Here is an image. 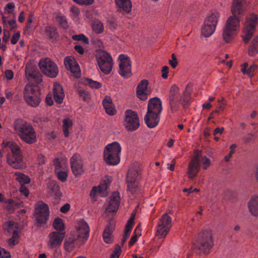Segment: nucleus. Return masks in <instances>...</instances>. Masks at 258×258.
Here are the masks:
<instances>
[{
    "label": "nucleus",
    "instance_id": "obj_1",
    "mask_svg": "<svg viewBox=\"0 0 258 258\" xmlns=\"http://www.w3.org/2000/svg\"><path fill=\"white\" fill-rule=\"evenodd\" d=\"M169 99L171 112L175 113L178 110L180 105L184 108L188 106L190 94L185 91L181 94L179 88L176 85H173L170 89Z\"/></svg>",
    "mask_w": 258,
    "mask_h": 258
},
{
    "label": "nucleus",
    "instance_id": "obj_2",
    "mask_svg": "<svg viewBox=\"0 0 258 258\" xmlns=\"http://www.w3.org/2000/svg\"><path fill=\"white\" fill-rule=\"evenodd\" d=\"M162 110V102L159 98L154 97L149 100L147 112L144 118L149 127H154L158 124Z\"/></svg>",
    "mask_w": 258,
    "mask_h": 258
},
{
    "label": "nucleus",
    "instance_id": "obj_3",
    "mask_svg": "<svg viewBox=\"0 0 258 258\" xmlns=\"http://www.w3.org/2000/svg\"><path fill=\"white\" fill-rule=\"evenodd\" d=\"M14 126L18 135L23 142L28 144L36 142V134L30 123L23 119H18L15 120Z\"/></svg>",
    "mask_w": 258,
    "mask_h": 258
},
{
    "label": "nucleus",
    "instance_id": "obj_4",
    "mask_svg": "<svg viewBox=\"0 0 258 258\" xmlns=\"http://www.w3.org/2000/svg\"><path fill=\"white\" fill-rule=\"evenodd\" d=\"M5 147L8 148L11 154L7 156V162L8 164L15 169H23L26 165L23 162L21 151L19 146L13 141L4 142Z\"/></svg>",
    "mask_w": 258,
    "mask_h": 258
},
{
    "label": "nucleus",
    "instance_id": "obj_5",
    "mask_svg": "<svg viewBox=\"0 0 258 258\" xmlns=\"http://www.w3.org/2000/svg\"><path fill=\"white\" fill-rule=\"evenodd\" d=\"M121 147L116 142L107 145L104 151V160L110 165H115L120 162L119 154Z\"/></svg>",
    "mask_w": 258,
    "mask_h": 258
},
{
    "label": "nucleus",
    "instance_id": "obj_6",
    "mask_svg": "<svg viewBox=\"0 0 258 258\" xmlns=\"http://www.w3.org/2000/svg\"><path fill=\"white\" fill-rule=\"evenodd\" d=\"M214 245L213 234L212 230H206L200 233L196 243V247L201 252L207 254Z\"/></svg>",
    "mask_w": 258,
    "mask_h": 258
},
{
    "label": "nucleus",
    "instance_id": "obj_7",
    "mask_svg": "<svg viewBox=\"0 0 258 258\" xmlns=\"http://www.w3.org/2000/svg\"><path fill=\"white\" fill-rule=\"evenodd\" d=\"M258 24V17L254 14H250L247 18L242 31L241 37L244 44H247L253 35Z\"/></svg>",
    "mask_w": 258,
    "mask_h": 258
},
{
    "label": "nucleus",
    "instance_id": "obj_8",
    "mask_svg": "<svg viewBox=\"0 0 258 258\" xmlns=\"http://www.w3.org/2000/svg\"><path fill=\"white\" fill-rule=\"evenodd\" d=\"M219 18V15L217 14H212L207 17L201 29V33L203 36L209 37L214 33Z\"/></svg>",
    "mask_w": 258,
    "mask_h": 258
},
{
    "label": "nucleus",
    "instance_id": "obj_9",
    "mask_svg": "<svg viewBox=\"0 0 258 258\" xmlns=\"http://www.w3.org/2000/svg\"><path fill=\"white\" fill-rule=\"evenodd\" d=\"M24 96L25 101L28 104L37 106L40 102V93L37 87L32 85H27L25 87Z\"/></svg>",
    "mask_w": 258,
    "mask_h": 258
},
{
    "label": "nucleus",
    "instance_id": "obj_10",
    "mask_svg": "<svg viewBox=\"0 0 258 258\" xmlns=\"http://www.w3.org/2000/svg\"><path fill=\"white\" fill-rule=\"evenodd\" d=\"M42 73L50 78L56 77L58 73V69L56 64L48 58H42L38 63Z\"/></svg>",
    "mask_w": 258,
    "mask_h": 258
},
{
    "label": "nucleus",
    "instance_id": "obj_11",
    "mask_svg": "<svg viewBox=\"0 0 258 258\" xmlns=\"http://www.w3.org/2000/svg\"><path fill=\"white\" fill-rule=\"evenodd\" d=\"M49 213V208L47 204L42 201H39L36 204L34 217L39 226L46 222Z\"/></svg>",
    "mask_w": 258,
    "mask_h": 258
},
{
    "label": "nucleus",
    "instance_id": "obj_12",
    "mask_svg": "<svg viewBox=\"0 0 258 258\" xmlns=\"http://www.w3.org/2000/svg\"><path fill=\"white\" fill-rule=\"evenodd\" d=\"M99 67L102 72L108 74L112 70V59L110 55L105 51H99L96 56Z\"/></svg>",
    "mask_w": 258,
    "mask_h": 258
},
{
    "label": "nucleus",
    "instance_id": "obj_13",
    "mask_svg": "<svg viewBox=\"0 0 258 258\" xmlns=\"http://www.w3.org/2000/svg\"><path fill=\"white\" fill-rule=\"evenodd\" d=\"M123 124L128 131L137 130L140 126L139 118L137 113L130 109L126 110Z\"/></svg>",
    "mask_w": 258,
    "mask_h": 258
},
{
    "label": "nucleus",
    "instance_id": "obj_14",
    "mask_svg": "<svg viewBox=\"0 0 258 258\" xmlns=\"http://www.w3.org/2000/svg\"><path fill=\"white\" fill-rule=\"evenodd\" d=\"M200 169V151H194V157L189 162L187 174L190 179H193L197 176Z\"/></svg>",
    "mask_w": 258,
    "mask_h": 258
},
{
    "label": "nucleus",
    "instance_id": "obj_15",
    "mask_svg": "<svg viewBox=\"0 0 258 258\" xmlns=\"http://www.w3.org/2000/svg\"><path fill=\"white\" fill-rule=\"evenodd\" d=\"M119 60V74L125 78L132 75V62L128 56L125 54H121L118 57Z\"/></svg>",
    "mask_w": 258,
    "mask_h": 258
},
{
    "label": "nucleus",
    "instance_id": "obj_16",
    "mask_svg": "<svg viewBox=\"0 0 258 258\" xmlns=\"http://www.w3.org/2000/svg\"><path fill=\"white\" fill-rule=\"evenodd\" d=\"M89 232L90 228L88 224L84 221H81L78 224L75 236L80 243L84 244L88 240Z\"/></svg>",
    "mask_w": 258,
    "mask_h": 258
},
{
    "label": "nucleus",
    "instance_id": "obj_17",
    "mask_svg": "<svg viewBox=\"0 0 258 258\" xmlns=\"http://www.w3.org/2000/svg\"><path fill=\"white\" fill-rule=\"evenodd\" d=\"M111 181V180L110 179L106 177L101 181L100 184L98 187L94 186L90 194L91 197L94 199L97 194L102 197H106L108 195V187Z\"/></svg>",
    "mask_w": 258,
    "mask_h": 258
},
{
    "label": "nucleus",
    "instance_id": "obj_18",
    "mask_svg": "<svg viewBox=\"0 0 258 258\" xmlns=\"http://www.w3.org/2000/svg\"><path fill=\"white\" fill-rule=\"evenodd\" d=\"M71 168L73 174L80 175L84 172L82 157L79 154L75 153L70 159Z\"/></svg>",
    "mask_w": 258,
    "mask_h": 258
},
{
    "label": "nucleus",
    "instance_id": "obj_19",
    "mask_svg": "<svg viewBox=\"0 0 258 258\" xmlns=\"http://www.w3.org/2000/svg\"><path fill=\"white\" fill-rule=\"evenodd\" d=\"M64 236V232L54 231L50 233L48 237L47 246L51 248H54L59 246Z\"/></svg>",
    "mask_w": 258,
    "mask_h": 258
},
{
    "label": "nucleus",
    "instance_id": "obj_20",
    "mask_svg": "<svg viewBox=\"0 0 258 258\" xmlns=\"http://www.w3.org/2000/svg\"><path fill=\"white\" fill-rule=\"evenodd\" d=\"M25 74L27 78L39 84L42 82V76L36 67L31 63H27L25 67Z\"/></svg>",
    "mask_w": 258,
    "mask_h": 258
},
{
    "label": "nucleus",
    "instance_id": "obj_21",
    "mask_svg": "<svg viewBox=\"0 0 258 258\" xmlns=\"http://www.w3.org/2000/svg\"><path fill=\"white\" fill-rule=\"evenodd\" d=\"M246 9V0H233L231 13L233 15H242Z\"/></svg>",
    "mask_w": 258,
    "mask_h": 258
},
{
    "label": "nucleus",
    "instance_id": "obj_22",
    "mask_svg": "<svg viewBox=\"0 0 258 258\" xmlns=\"http://www.w3.org/2000/svg\"><path fill=\"white\" fill-rule=\"evenodd\" d=\"M64 65L66 68L69 70L72 73L78 77L80 75V67L73 57L67 56L64 60Z\"/></svg>",
    "mask_w": 258,
    "mask_h": 258
},
{
    "label": "nucleus",
    "instance_id": "obj_23",
    "mask_svg": "<svg viewBox=\"0 0 258 258\" xmlns=\"http://www.w3.org/2000/svg\"><path fill=\"white\" fill-rule=\"evenodd\" d=\"M120 202L119 194L117 191L113 192L110 197V200L106 210L108 212H115L118 208Z\"/></svg>",
    "mask_w": 258,
    "mask_h": 258
},
{
    "label": "nucleus",
    "instance_id": "obj_24",
    "mask_svg": "<svg viewBox=\"0 0 258 258\" xmlns=\"http://www.w3.org/2000/svg\"><path fill=\"white\" fill-rule=\"evenodd\" d=\"M149 82L146 80H142L138 85L137 95L142 100H146L148 98L147 87Z\"/></svg>",
    "mask_w": 258,
    "mask_h": 258
},
{
    "label": "nucleus",
    "instance_id": "obj_25",
    "mask_svg": "<svg viewBox=\"0 0 258 258\" xmlns=\"http://www.w3.org/2000/svg\"><path fill=\"white\" fill-rule=\"evenodd\" d=\"M239 16L237 15H233L228 17L226 21L225 27L228 29H232L234 31L238 32L240 29Z\"/></svg>",
    "mask_w": 258,
    "mask_h": 258
},
{
    "label": "nucleus",
    "instance_id": "obj_26",
    "mask_svg": "<svg viewBox=\"0 0 258 258\" xmlns=\"http://www.w3.org/2000/svg\"><path fill=\"white\" fill-rule=\"evenodd\" d=\"M53 94L54 101L60 104L62 102L64 94L62 86L58 83L55 82L53 84Z\"/></svg>",
    "mask_w": 258,
    "mask_h": 258
},
{
    "label": "nucleus",
    "instance_id": "obj_27",
    "mask_svg": "<svg viewBox=\"0 0 258 258\" xmlns=\"http://www.w3.org/2000/svg\"><path fill=\"white\" fill-rule=\"evenodd\" d=\"M83 244L80 243L79 240L75 236H72L66 239L64 242V248L68 252L72 251L76 247Z\"/></svg>",
    "mask_w": 258,
    "mask_h": 258
},
{
    "label": "nucleus",
    "instance_id": "obj_28",
    "mask_svg": "<svg viewBox=\"0 0 258 258\" xmlns=\"http://www.w3.org/2000/svg\"><path fill=\"white\" fill-rule=\"evenodd\" d=\"M140 166L138 163H134L129 168L126 176L127 181H138L139 175Z\"/></svg>",
    "mask_w": 258,
    "mask_h": 258
},
{
    "label": "nucleus",
    "instance_id": "obj_29",
    "mask_svg": "<svg viewBox=\"0 0 258 258\" xmlns=\"http://www.w3.org/2000/svg\"><path fill=\"white\" fill-rule=\"evenodd\" d=\"M103 107L106 112L109 115H114L116 113V110L113 104L110 97L106 96L102 101Z\"/></svg>",
    "mask_w": 258,
    "mask_h": 258
},
{
    "label": "nucleus",
    "instance_id": "obj_30",
    "mask_svg": "<svg viewBox=\"0 0 258 258\" xmlns=\"http://www.w3.org/2000/svg\"><path fill=\"white\" fill-rule=\"evenodd\" d=\"M118 10L122 12L128 14L131 12L132 4L130 0H115Z\"/></svg>",
    "mask_w": 258,
    "mask_h": 258
},
{
    "label": "nucleus",
    "instance_id": "obj_31",
    "mask_svg": "<svg viewBox=\"0 0 258 258\" xmlns=\"http://www.w3.org/2000/svg\"><path fill=\"white\" fill-rule=\"evenodd\" d=\"M114 224L113 221H110L107 227L104 230L103 237L104 241L107 243H110L113 241L112 232L114 229Z\"/></svg>",
    "mask_w": 258,
    "mask_h": 258
},
{
    "label": "nucleus",
    "instance_id": "obj_32",
    "mask_svg": "<svg viewBox=\"0 0 258 258\" xmlns=\"http://www.w3.org/2000/svg\"><path fill=\"white\" fill-rule=\"evenodd\" d=\"M248 208L251 215L254 217L258 216V196L252 197L247 204Z\"/></svg>",
    "mask_w": 258,
    "mask_h": 258
},
{
    "label": "nucleus",
    "instance_id": "obj_33",
    "mask_svg": "<svg viewBox=\"0 0 258 258\" xmlns=\"http://www.w3.org/2000/svg\"><path fill=\"white\" fill-rule=\"evenodd\" d=\"M257 69V66L253 64L248 67L247 62H244L241 65V71L243 75H247L249 77H252L254 75V72Z\"/></svg>",
    "mask_w": 258,
    "mask_h": 258
},
{
    "label": "nucleus",
    "instance_id": "obj_34",
    "mask_svg": "<svg viewBox=\"0 0 258 258\" xmlns=\"http://www.w3.org/2000/svg\"><path fill=\"white\" fill-rule=\"evenodd\" d=\"M53 162L55 165V172L68 169L67 159L64 157L55 158Z\"/></svg>",
    "mask_w": 258,
    "mask_h": 258
},
{
    "label": "nucleus",
    "instance_id": "obj_35",
    "mask_svg": "<svg viewBox=\"0 0 258 258\" xmlns=\"http://www.w3.org/2000/svg\"><path fill=\"white\" fill-rule=\"evenodd\" d=\"M237 32L232 29H228L224 27L222 33V37L224 42L228 43H231Z\"/></svg>",
    "mask_w": 258,
    "mask_h": 258
},
{
    "label": "nucleus",
    "instance_id": "obj_36",
    "mask_svg": "<svg viewBox=\"0 0 258 258\" xmlns=\"http://www.w3.org/2000/svg\"><path fill=\"white\" fill-rule=\"evenodd\" d=\"M247 53L250 56H255L258 53V35L254 37L251 41Z\"/></svg>",
    "mask_w": 258,
    "mask_h": 258
},
{
    "label": "nucleus",
    "instance_id": "obj_37",
    "mask_svg": "<svg viewBox=\"0 0 258 258\" xmlns=\"http://www.w3.org/2000/svg\"><path fill=\"white\" fill-rule=\"evenodd\" d=\"M56 20L60 28L64 30H67L69 28L68 22L65 16H62L60 14H58L56 16Z\"/></svg>",
    "mask_w": 258,
    "mask_h": 258
},
{
    "label": "nucleus",
    "instance_id": "obj_38",
    "mask_svg": "<svg viewBox=\"0 0 258 258\" xmlns=\"http://www.w3.org/2000/svg\"><path fill=\"white\" fill-rule=\"evenodd\" d=\"M45 32L50 39H56L58 36L57 29L54 27H46Z\"/></svg>",
    "mask_w": 258,
    "mask_h": 258
},
{
    "label": "nucleus",
    "instance_id": "obj_39",
    "mask_svg": "<svg viewBox=\"0 0 258 258\" xmlns=\"http://www.w3.org/2000/svg\"><path fill=\"white\" fill-rule=\"evenodd\" d=\"M169 228L164 226L162 224L158 223L157 227L156 235L160 237H164L169 232Z\"/></svg>",
    "mask_w": 258,
    "mask_h": 258
},
{
    "label": "nucleus",
    "instance_id": "obj_40",
    "mask_svg": "<svg viewBox=\"0 0 258 258\" xmlns=\"http://www.w3.org/2000/svg\"><path fill=\"white\" fill-rule=\"evenodd\" d=\"M93 30L97 34H100L103 32L104 26L101 22L98 20H95L92 24Z\"/></svg>",
    "mask_w": 258,
    "mask_h": 258
},
{
    "label": "nucleus",
    "instance_id": "obj_41",
    "mask_svg": "<svg viewBox=\"0 0 258 258\" xmlns=\"http://www.w3.org/2000/svg\"><path fill=\"white\" fill-rule=\"evenodd\" d=\"M15 175L16 176V180L19 182L21 185L23 184H28L30 182V178L21 173L16 172Z\"/></svg>",
    "mask_w": 258,
    "mask_h": 258
},
{
    "label": "nucleus",
    "instance_id": "obj_42",
    "mask_svg": "<svg viewBox=\"0 0 258 258\" xmlns=\"http://www.w3.org/2000/svg\"><path fill=\"white\" fill-rule=\"evenodd\" d=\"M171 218L167 214H163L161 217L159 223L163 226L170 228L171 227Z\"/></svg>",
    "mask_w": 258,
    "mask_h": 258
},
{
    "label": "nucleus",
    "instance_id": "obj_43",
    "mask_svg": "<svg viewBox=\"0 0 258 258\" xmlns=\"http://www.w3.org/2000/svg\"><path fill=\"white\" fill-rule=\"evenodd\" d=\"M135 219V214H133L130 219V220L128 221L127 224L125 226V229L124 231V233L123 234V236L125 237H127L128 238V236L130 234V232L132 230V226L134 224V221Z\"/></svg>",
    "mask_w": 258,
    "mask_h": 258
},
{
    "label": "nucleus",
    "instance_id": "obj_44",
    "mask_svg": "<svg viewBox=\"0 0 258 258\" xmlns=\"http://www.w3.org/2000/svg\"><path fill=\"white\" fill-rule=\"evenodd\" d=\"M73 125V122L69 119H65L63 120L62 129L64 135L66 137H68L69 135V128L71 127Z\"/></svg>",
    "mask_w": 258,
    "mask_h": 258
},
{
    "label": "nucleus",
    "instance_id": "obj_45",
    "mask_svg": "<svg viewBox=\"0 0 258 258\" xmlns=\"http://www.w3.org/2000/svg\"><path fill=\"white\" fill-rule=\"evenodd\" d=\"M84 83L93 89H99L102 87V84L100 82L88 78L85 79Z\"/></svg>",
    "mask_w": 258,
    "mask_h": 258
},
{
    "label": "nucleus",
    "instance_id": "obj_46",
    "mask_svg": "<svg viewBox=\"0 0 258 258\" xmlns=\"http://www.w3.org/2000/svg\"><path fill=\"white\" fill-rule=\"evenodd\" d=\"M127 189L133 194L135 193L138 189L139 183L138 181H127Z\"/></svg>",
    "mask_w": 258,
    "mask_h": 258
},
{
    "label": "nucleus",
    "instance_id": "obj_47",
    "mask_svg": "<svg viewBox=\"0 0 258 258\" xmlns=\"http://www.w3.org/2000/svg\"><path fill=\"white\" fill-rule=\"evenodd\" d=\"M68 169L55 172L58 179L62 182H64L67 180L68 176Z\"/></svg>",
    "mask_w": 258,
    "mask_h": 258
},
{
    "label": "nucleus",
    "instance_id": "obj_48",
    "mask_svg": "<svg viewBox=\"0 0 258 258\" xmlns=\"http://www.w3.org/2000/svg\"><path fill=\"white\" fill-rule=\"evenodd\" d=\"M53 226L55 229L60 231L59 232H62L64 229V225L62 220L59 218L56 219L54 220Z\"/></svg>",
    "mask_w": 258,
    "mask_h": 258
},
{
    "label": "nucleus",
    "instance_id": "obj_49",
    "mask_svg": "<svg viewBox=\"0 0 258 258\" xmlns=\"http://www.w3.org/2000/svg\"><path fill=\"white\" fill-rule=\"evenodd\" d=\"M51 192L53 195L57 198H60L61 196L60 188L58 185L54 183L51 187Z\"/></svg>",
    "mask_w": 258,
    "mask_h": 258
},
{
    "label": "nucleus",
    "instance_id": "obj_50",
    "mask_svg": "<svg viewBox=\"0 0 258 258\" xmlns=\"http://www.w3.org/2000/svg\"><path fill=\"white\" fill-rule=\"evenodd\" d=\"M202 162L203 168L207 169L211 165V161L206 156H202L200 154V162Z\"/></svg>",
    "mask_w": 258,
    "mask_h": 258
},
{
    "label": "nucleus",
    "instance_id": "obj_51",
    "mask_svg": "<svg viewBox=\"0 0 258 258\" xmlns=\"http://www.w3.org/2000/svg\"><path fill=\"white\" fill-rule=\"evenodd\" d=\"M72 38L74 40L82 41L85 44L89 43V39L84 34L74 35L72 36Z\"/></svg>",
    "mask_w": 258,
    "mask_h": 258
},
{
    "label": "nucleus",
    "instance_id": "obj_52",
    "mask_svg": "<svg viewBox=\"0 0 258 258\" xmlns=\"http://www.w3.org/2000/svg\"><path fill=\"white\" fill-rule=\"evenodd\" d=\"M70 11L72 13L71 16L74 18H78L80 14L79 9L75 6H72Z\"/></svg>",
    "mask_w": 258,
    "mask_h": 258
},
{
    "label": "nucleus",
    "instance_id": "obj_53",
    "mask_svg": "<svg viewBox=\"0 0 258 258\" xmlns=\"http://www.w3.org/2000/svg\"><path fill=\"white\" fill-rule=\"evenodd\" d=\"M120 252L121 247L119 245H117L111 254L110 258H118L120 254Z\"/></svg>",
    "mask_w": 258,
    "mask_h": 258
},
{
    "label": "nucleus",
    "instance_id": "obj_54",
    "mask_svg": "<svg viewBox=\"0 0 258 258\" xmlns=\"http://www.w3.org/2000/svg\"><path fill=\"white\" fill-rule=\"evenodd\" d=\"M74 2L81 5L89 6L93 4L94 0H73Z\"/></svg>",
    "mask_w": 258,
    "mask_h": 258
},
{
    "label": "nucleus",
    "instance_id": "obj_55",
    "mask_svg": "<svg viewBox=\"0 0 258 258\" xmlns=\"http://www.w3.org/2000/svg\"><path fill=\"white\" fill-rule=\"evenodd\" d=\"M171 58L172 59L169 60L168 62L169 64L173 68H175L178 64V61L176 57L175 54L174 53H172L171 54Z\"/></svg>",
    "mask_w": 258,
    "mask_h": 258
},
{
    "label": "nucleus",
    "instance_id": "obj_56",
    "mask_svg": "<svg viewBox=\"0 0 258 258\" xmlns=\"http://www.w3.org/2000/svg\"><path fill=\"white\" fill-rule=\"evenodd\" d=\"M80 96L84 100L86 101L90 99V95L88 92L85 90H80L78 91Z\"/></svg>",
    "mask_w": 258,
    "mask_h": 258
},
{
    "label": "nucleus",
    "instance_id": "obj_57",
    "mask_svg": "<svg viewBox=\"0 0 258 258\" xmlns=\"http://www.w3.org/2000/svg\"><path fill=\"white\" fill-rule=\"evenodd\" d=\"M162 77L164 79L168 78V74L169 73V68L167 66H164L162 68Z\"/></svg>",
    "mask_w": 258,
    "mask_h": 258
},
{
    "label": "nucleus",
    "instance_id": "obj_58",
    "mask_svg": "<svg viewBox=\"0 0 258 258\" xmlns=\"http://www.w3.org/2000/svg\"><path fill=\"white\" fill-rule=\"evenodd\" d=\"M10 257L9 252L5 250L4 248H0V258H10Z\"/></svg>",
    "mask_w": 258,
    "mask_h": 258
},
{
    "label": "nucleus",
    "instance_id": "obj_59",
    "mask_svg": "<svg viewBox=\"0 0 258 258\" xmlns=\"http://www.w3.org/2000/svg\"><path fill=\"white\" fill-rule=\"evenodd\" d=\"M19 191L22 194L24 195L26 197H28L29 196V190L25 186L22 185L20 187Z\"/></svg>",
    "mask_w": 258,
    "mask_h": 258
},
{
    "label": "nucleus",
    "instance_id": "obj_60",
    "mask_svg": "<svg viewBox=\"0 0 258 258\" xmlns=\"http://www.w3.org/2000/svg\"><path fill=\"white\" fill-rule=\"evenodd\" d=\"M15 8V5L13 3L8 4L5 7V10L8 13H12Z\"/></svg>",
    "mask_w": 258,
    "mask_h": 258
},
{
    "label": "nucleus",
    "instance_id": "obj_61",
    "mask_svg": "<svg viewBox=\"0 0 258 258\" xmlns=\"http://www.w3.org/2000/svg\"><path fill=\"white\" fill-rule=\"evenodd\" d=\"M20 34L19 32L14 34L11 39V43L13 44H15L17 43L20 38Z\"/></svg>",
    "mask_w": 258,
    "mask_h": 258
},
{
    "label": "nucleus",
    "instance_id": "obj_62",
    "mask_svg": "<svg viewBox=\"0 0 258 258\" xmlns=\"http://www.w3.org/2000/svg\"><path fill=\"white\" fill-rule=\"evenodd\" d=\"M37 161L38 164L39 165H43L45 163V157L44 155L42 154H40L38 155L37 157Z\"/></svg>",
    "mask_w": 258,
    "mask_h": 258
},
{
    "label": "nucleus",
    "instance_id": "obj_63",
    "mask_svg": "<svg viewBox=\"0 0 258 258\" xmlns=\"http://www.w3.org/2000/svg\"><path fill=\"white\" fill-rule=\"evenodd\" d=\"M70 209V205L69 204H66L62 206L60 209V211L62 213H66Z\"/></svg>",
    "mask_w": 258,
    "mask_h": 258
},
{
    "label": "nucleus",
    "instance_id": "obj_64",
    "mask_svg": "<svg viewBox=\"0 0 258 258\" xmlns=\"http://www.w3.org/2000/svg\"><path fill=\"white\" fill-rule=\"evenodd\" d=\"M5 76L7 79L11 80L14 76L13 72L11 70H7L5 72Z\"/></svg>",
    "mask_w": 258,
    "mask_h": 258
}]
</instances>
